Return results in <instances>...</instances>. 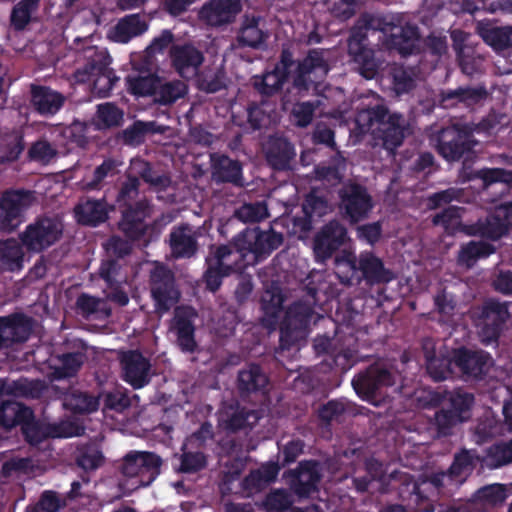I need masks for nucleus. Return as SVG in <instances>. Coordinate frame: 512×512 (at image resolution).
Masks as SVG:
<instances>
[{
	"instance_id": "1",
	"label": "nucleus",
	"mask_w": 512,
	"mask_h": 512,
	"mask_svg": "<svg viewBox=\"0 0 512 512\" xmlns=\"http://www.w3.org/2000/svg\"><path fill=\"white\" fill-rule=\"evenodd\" d=\"M427 362V371L434 380H444L454 373V367L459 372L478 377L488 371L492 364L491 358L482 352H471L465 349L454 350L444 355L439 352L436 356L435 344L432 340L423 343Z\"/></svg>"
},
{
	"instance_id": "2",
	"label": "nucleus",
	"mask_w": 512,
	"mask_h": 512,
	"mask_svg": "<svg viewBox=\"0 0 512 512\" xmlns=\"http://www.w3.org/2000/svg\"><path fill=\"white\" fill-rule=\"evenodd\" d=\"M356 124L362 133L377 131L388 150L399 146L405 135L404 119L398 114L388 115L382 107L361 111L356 117Z\"/></svg>"
},
{
	"instance_id": "3",
	"label": "nucleus",
	"mask_w": 512,
	"mask_h": 512,
	"mask_svg": "<svg viewBox=\"0 0 512 512\" xmlns=\"http://www.w3.org/2000/svg\"><path fill=\"white\" fill-rule=\"evenodd\" d=\"M161 459L151 452L133 451L123 461V475L132 480L127 490L149 485L160 472Z\"/></svg>"
},
{
	"instance_id": "4",
	"label": "nucleus",
	"mask_w": 512,
	"mask_h": 512,
	"mask_svg": "<svg viewBox=\"0 0 512 512\" xmlns=\"http://www.w3.org/2000/svg\"><path fill=\"white\" fill-rule=\"evenodd\" d=\"M62 225L50 217H39L20 234L22 246L31 253H41L62 235Z\"/></svg>"
},
{
	"instance_id": "5",
	"label": "nucleus",
	"mask_w": 512,
	"mask_h": 512,
	"mask_svg": "<svg viewBox=\"0 0 512 512\" xmlns=\"http://www.w3.org/2000/svg\"><path fill=\"white\" fill-rule=\"evenodd\" d=\"M283 239L281 234L274 231H260L258 229H247L235 240L236 250L233 252L246 257L251 254L248 263H254L261 256L269 254L279 247Z\"/></svg>"
},
{
	"instance_id": "6",
	"label": "nucleus",
	"mask_w": 512,
	"mask_h": 512,
	"mask_svg": "<svg viewBox=\"0 0 512 512\" xmlns=\"http://www.w3.org/2000/svg\"><path fill=\"white\" fill-rule=\"evenodd\" d=\"M33 200L32 192L24 189L6 190L0 197V231L12 232L22 222L24 212Z\"/></svg>"
},
{
	"instance_id": "7",
	"label": "nucleus",
	"mask_w": 512,
	"mask_h": 512,
	"mask_svg": "<svg viewBox=\"0 0 512 512\" xmlns=\"http://www.w3.org/2000/svg\"><path fill=\"white\" fill-rule=\"evenodd\" d=\"M474 398L463 392L449 393L445 399L446 406L436 413L435 424L441 434L448 433L453 426L468 420Z\"/></svg>"
},
{
	"instance_id": "8",
	"label": "nucleus",
	"mask_w": 512,
	"mask_h": 512,
	"mask_svg": "<svg viewBox=\"0 0 512 512\" xmlns=\"http://www.w3.org/2000/svg\"><path fill=\"white\" fill-rule=\"evenodd\" d=\"M31 333V317L23 313L0 316V351L26 342Z\"/></svg>"
},
{
	"instance_id": "9",
	"label": "nucleus",
	"mask_w": 512,
	"mask_h": 512,
	"mask_svg": "<svg viewBox=\"0 0 512 512\" xmlns=\"http://www.w3.org/2000/svg\"><path fill=\"white\" fill-rule=\"evenodd\" d=\"M328 72L327 59L322 51H311L298 66L297 75L293 79L294 87L308 89L310 84L320 82Z\"/></svg>"
},
{
	"instance_id": "10",
	"label": "nucleus",
	"mask_w": 512,
	"mask_h": 512,
	"mask_svg": "<svg viewBox=\"0 0 512 512\" xmlns=\"http://www.w3.org/2000/svg\"><path fill=\"white\" fill-rule=\"evenodd\" d=\"M512 226V201H505L496 206L494 212L480 223L475 232L496 240L507 233Z\"/></svg>"
},
{
	"instance_id": "11",
	"label": "nucleus",
	"mask_w": 512,
	"mask_h": 512,
	"mask_svg": "<svg viewBox=\"0 0 512 512\" xmlns=\"http://www.w3.org/2000/svg\"><path fill=\"white\" fill-rule=\"evenodd\" d=\"M152 295L156 302L157 310L167 311L179 298V292L175 289L172 277L163 268H156L152 274Z\"/></svg>"
},
{
	"instance_id": "12",
	"label": "nucleus",
	"mask_w": 512,
	"mask_h": 512,
	"mask_svg": "<svg viewBox=\"0 0 512 512\" xmlns=\"http://www.w3.org/2000/svg\"><path fill=\"white\" fill-rule=\"evenodd\" d=\"M121 363L124 380L135 389L142 388L149 382L151 365L140 353H125Z\"/></svg>"
},
{
	"instance_id": "13",
	"label": "nucleus",
	"mask_w": 512,
	"mask_h": 512,
	"mask_svg": "<svg viewBox=\"0 0 512 512\" xmlns=\"http://www.w3.org/2000/svg\"><path fill=\"white\" fill-rule=\"evenodd\" d=\"M471 146L472 142L467 133L456 127H449L441 133L438 151L447 161H455Z\"/></svg>"
},
{
	"instance_id": "14",
	"label": "nucleus",
	"mask_w": 512,
	"mask_h": 512,
	"mask_svg": "<svg viewBox=\"0 0 512 512\" xmlns=\"http://www.w3.org/2000/svg\"><path fill=\"white\" fill-rule=\"evenodd\" d=\"M238 258V253L227 246H221L216 249L214 255L208 259V270L205 279L208 288L215 291L221 284V277L232 271L233 261L228 258Z\"/></svg>"
},
{
	"instance_id": "15",
	"label": "nucleus",
	"mask_w": 512,
	"mask_h": 512,
	"mask_svg": "<svg viewBox=\"0 0 512 512\" xmlns=\"http://www.w3.org/2000/svg\"><path fill=\"white\" fill-rule=\"evenodd\" d=\"M241 11L239 0H210L200 11V17L210 25L232 21Z\"/></svg>"
},
{
	"instance_id": "16",
	"label": "nucleus",
	"mask_w": 512,
	"mask_h": 512,
	"mask_svg": "<svg viewBox=\"0 0 512 512\" xmlns=\"http://www.w3.org/2000/svg\"><path fill=\"white\" fill-rule=\"evenodd\" d=\"M342 205L352 222H358L367 217L372 208L369 195L362 187L357 185H350L345 188Z\"/></svg>"
},
{
	"instance_id": "17",
	"label": "nucleus",
	"mask_w": 512,
	"mask_h": 512,
	"mask_svg": "<svg viewBox=\"0 0 512 512\" xmlns=\"http://www.w3.org/2000/svg\"><path fill=\"white\" fill-rule=\"evenodd\" d=\"M65 96L50 87L33 85L31 103L37 113L42 116L55 115L64 105Z\"/></svg>"
},
{
	"instance_id": "18",
	"label": "nucleus",
	"mask_w": 512,
	"mask_h": 512,
	"mask_svg": "<svg viewBox=\"0 0 512 512\" xmlns=\"http://www.w3.org/2000/svg\"><path fill=\"white\" fill-rule=\"evenodd\" d=\"M394 383L395 379L391 371L373 367L368 371L367 375L355 379L353 386L360 397L370 400L376 389L381 386H390Z\"/></svg>"
},
{
	"instance_id": "19",
	"label": "nucleus",
	"mask_w": 512,
	"mask_h": 512,
	"mask_svg": "<svg viewBox=\"0 0 512 512\" xmlns=\"http://www.w3.org/2000/svg\"><path fill=\"white\" fill-rule=\"evenodd\" d=\"M329 210L330 207L325 200L315 194H310L303 204L305 219H294L292 232L297 234L300 239L305 238L306 233L311 229L312 222L325 215Z\"/></svg>"
},
{
	"instance_id": "20",
	"label": "nucleus",
	"mask_w": 512,
	"mask_h": 512,
	"mask_svg": "<svg viewBox=\"0 0 512 512\" xmlns=\"http://www.w3.org/2000/svg\"><path fill=\"white\" fill-rule=\"evenodd\" d=\"M148 22L139 14L123 17L107 32V37L118 43H127L148 30Z\"/></svg>"
},
{
	"instance_id": "21",
	"label": "nucleus",
	"mask_w": 512,
	"mask_h": 512,
	"mask_svg": "<svg viewBox=\"0 0 512 512\" xmlns=\"http://www.w3.org/2000/svg\"><path fill=\"white\" fill-rule=\"evenodd\" d=\"M94 33L90 34L85 38L77 37L74 42L78 45L80 43H84L81 47V50L84 53V57L87 59V62L82 66L75 70L73 74L74 81L78 84H85L89 82L91 94H94L96 89V47L92 46Z\"/></svg>"
},
{
	"instance_id": "22",
	"label": "nucleus",
	"mask_w": 512,
	"mask_h": 512,
	"mask_svg": "<svg viewBox=\"0 0 512 512\" xmlns=\"http://www.w3.org/2000/svg\"><path fill=\"white\" fill-rule=\"evenodd\" d=\"M346 231L336 222L327 225L316 237L314 252L318 259L328 258L345 240Z\"/></svg>"
},
{
	"instance_id": "23",
	"label": "nucleus",
	"mask_w": 512,
	"mask_h": 512,
	"mask_svg": "<svg viewBox=\"0 0 512 512\" xmlns=\"http://www.w3.org/2000/svg\"><path fill=\"white\" fill-rule=\"evenodd\" d=\"M364 36L355 34L348 43L349 54L358 64L360 74L366 79L373 78L377 73V63L373 58V52L363 43Z\"/></svg>"
},
{
	"instance_id": "24",
	"label": "nucleus",
	"mask_w": 512,
	"mask_h": 512,
	"mask_svg": "<svg viewBox=\"0 0 512 512\" xmlns=\"http://www.w3.org/2000/svg\"><path fill=\"white\" fill-rule=\"evenodd\" d=\"M383 30L389 34L388 44L403 55L412 53L419 41L416 29L410 25L387 24Z\"/></svg>"
},
{
	"instance_id": "25",
	"label": "nucleus",
	"mask_w": 512,
	"mask_h": 512,
	"mask_svg": "<svg viewBox=\"0 0 512 512\" xmlns=\"http://www.w3.org/2000/svg\"><path fill=\"white\" fill-rule=\"evenodd\" d=\"M172 62L176 70L183 77L196 75L203 62L202 54L192 46H177L171 52Z\"/></svg>"
},
{
	"instance_id": "26",
	"label": "nucleus",
	"mask_w": 512,
	"mask_h": 512,
	"mask_svg": "<svg viewBox=\"0 0 512 512\" xmlns=\"http://www.w3.org/2000/svg\"><path fill=\"white\" fill-rule=\"evenodd\" d=\"M193 316L194 311L191 308L176 309L174 329L177 332L178 344L183 351L191 352L196 346L191 324V318Z\"/></svg>"
},
{
	"instance_id": "27",
	"label": "nucleus",
	"mask_w": 512,
	"mask_h": 512,
	"mask_svg": "<svg viewBox=\"0 0 512 512\" xmlns=\"http://www.w3.org/2000/svg\"><path fill=\"white\" fill-rule=\"evenodd\" d=\"M33 417V410L17 401H5L0 405V426L10 430Z\"/></svg>"
},
{
	"instance_id": "28",
	"label": "nucleus",
	"mask_w": 512,
	"mask_h": 512,
	"mask_svg": "<svg viewBox=\"0 0 512 512\" xmlns=\"http://www.w3.org/2000/svg\"><path fill=\"white\" fill-rule=\"evenodd\" d=\"M24 252L22 243L14 239L0 241V270L15 272L23 267Z\"/></svg>"
},
{
	"instance_id": "29",
	"label": "nucleus",
	"mask_w": 512,
	"mask_h": 512,
	"mask_svg": "<svg viewBox=\"0 0 512 512\" xmlns=\"http://www.w3.org/2000/svg\"><path fill=\"white\" fill-rule=\"evenodd\" d=\"M484 316L487 324L491 322L493 327L487 329L483 328L481 332L482 340L485 343H490L497 338L499 325L509 318V313L506 305L497 302H489L484 308Z\"/></svg>"
},
{
	"instance_id": "30",
	"label": "nucleus",
	"mask_w": 512,
	"mask_h": 512,
	"mask_svg": "<svg viewBox=\"0 0 512 512\" xmlns=\"http://www.w3.org/2000/svg\"><path fill=\"white\" fill-rule=\"evenodd\" d=\"M171 248L176 257H190L196 251L195 233L190 227H180L171 233Z\"/></svg>"
},
{
	"instance_id": "31",
	"label": "nucleus",
	"mask_w": 512,
	"mask_h": 512,
	"mask_svg": "<svg viewBox=\"0 0 512 512\" xmlns=\"http://www.w3.org/2000/svg\"><path fill=\"white\" fill-rule=\"evenodd\" d=\"M41 0H20L10 14V25L15 31H23L32 21V15L39 9Z\"/></svg>"
},
{
	"instance_id": "32",
	"label": "nucleus",
	"mask_w": 512,
	"mask_h": 512,
	"mask_svg": "<svg viewBox=\"0 0 512 512\" xmlns=\"http://www.w3.org/2000/svg\"><path fill=\"white\" fill-rule=\"evenodd\" d=\"M485 188L495 187L496 192L512 194L509 183L512 181V173L503 169H482L477 173Z\"/></svg>"
},
{
	"instance_id": "33",
	"label": "nucleus",
	"mask_w": 512,
	"mask_h": 512,
	"mask_svg": "<svg viewBox=\"0 0 512 512\" xmlns=\"http://www.w3.org/2000/svg\"><path fill=\"white\" fill-rule=\"evenodd\" d=\"M288 66L285 60L276 66L275 70L266 73L261 79L255 80L256 88L266 95L273 94L283 84L287 76Z\"/></svg>"
},
{
	"instance_id": "34",
	"label": "nucleus",
	"mask_w": 512,
	"mask_h": 512,
	"mask_svg": "<svg viewBox=\"0 0 512 512\" xmlns=\"http://www.w3.org/2000/svg\"><path fill=\"white\" fill-rule=\"evenodd\" d=\"M358 268L363 272L365 278L375 281H387V275L381 260L370 253L360 255Z\"/></svg>"
},
{
	"instance_id": "35",
	"label": "nucleus",
	"mask_w": 512,
	"mask_h": 512,
	"mask_svg": "<svg viewBox=\"0 0 512 512\" xmlns=\"http://www.w3.org/2000/svg\"><path fill=\"white\" fill-rule=\"evenodd\" d=\"M279 472V466L276 463H267L258 470L252 472L245 480V486L251 492L258 491L260 488L273 481Z\"/></svg>"
},
{
	"instance_id": "36",
	"label": "nucleus",
	"mask_w": 512,
	"mask_h": 512,
	"mask_svg": "<svg viewBox=\"0 0 512 512\" xmlns=\"http://www.w3.org/2000/svg\"><path fill=\"white\" fill-rule=\"evenodd\" d=\"M64 407L74 414L96 411V397L84 392H73L64 399Z\"/></svg>"
},
{
	"instance_id": "37",
	"label": "nucleus",
	"mask_w": 512,
	"mask_h": 512,
	"mask_svg": "<svg viewBox=\"0 0 512 512\" xmlns=\"http://www.w3.org/2000/svg\"><path fill=\"white\" fill-rule=\"evenodd\" d=\"M309 314L306 308L295 307L291 309L286 316V324L281 327V341H286L291 337V327L299 329L303 334L306 326L309 323Z\"/></svg>"
},
{
	"instance_id": "38",
	"label": "nucleus",
	"mask_w": 512,
	"mask_h": 512,
	"mask_svg": "<svg viewBox=\"0 0 512 512\" xmlns=\"http://www.w3.org/2000/svg\"><path fill=\"white\" fill-rule=\"evenodd\" d=\"M58 155L57 149L46 139H39L31 144L27 152L29 161L47 165Z\"/></svg>"
},
{
	"instance_id": "39",
	"label": "nucleus",
	"mask_w": 512,
	"mask_h": 512,
	"mask_svg": "<svg viewBox=\"0 0 512 512\" xmlns=\"http://www.w3.org/2000/svg\"><path fill=\"white\" fill-rule=\"evenodd\" d=\"M481 35L487 44L497 50H501L512 45V27L485 28L482 29Z\"/></svg>"
},
{
	"instance_id": "40",
	"label": "nucleus",
	"mask_w": 512,
	"mask_h": 512,
	"mask_svg": "<svg viewBox=\"0 0 512 512\" xmlns=\"http://www.w3.org/2000/svg\"><path fill=\"white\" fill-rule=\"evenodd\" d=\"M493 252L494 247L486 242H470L461 249L459 262L470 267L477 259L487 257Z\"/></svg>"
},
{
	"instance_id": "41",
	"label": "nucleus",
	"mask_w": 512,
	"mask_h": 512,
	"mask_svg": "<svg viewBox=\"0 0 512 512\" xmlns=\"http://www.w3.org/2000/svg\"><path fill=\"white\" fill-rule=\"evenodd\" d=\"M283 298L280 293L266 291L262 295V308L265 314L264 321L268 325H273L282 314Z\"/></svg>"
},
{
	"instance_id": "42",
	"label": "nucleus",
	"mask_w": 512,
	"mask_h": 512,
	"mask_svg": "<svg viewBox=\"0 0 512 512\" xmlns=\"http://www.w3.org/2000/svg\"><path fill=\"white\" fill-rule=\"evenodd\" d=\"M187 87L182 81L159 82L155 100L162 104H170L186 94Z\"/></svg>"
},
{
	"instance_id": "43",
	"label": "nucleus",
	"mask_w": 512,
	"mask_h": 512,
	"mask_svg": "<svg viewBox=\"0 0 512 512\" xmlns=\"http://www.w3.org/2000/svg\"><path fill=\"white\" fill-rule=\"evenodd\" d=\"M512 462V441L492 447L483 459V465L497 468Z\"/></svg>"
},
{
	"instance_id": "44",
	"label": "nucleus",
	"mask_w": 512,
	"mask_h": 512,
	"mask_svg": "<svg viewBox=\"0 0 512 512\" xmlns=\"http://www.w3.org/2000/svg\"><path fill=\"white\" fill-rule=\"evenodd\" d=\"M74 217L80 225L96 227V199L81 198L74 208Z\"/></svg>"
},
{
	"instance_id": "45",
	"label": "nucleus",
	"mask_w": 512,
	"mask_h": 512,
	"mask_svg": "<svg viewBox=\"0 0 512 512\" xmlns=\"http://www.w3.org/2000/svg\"><path fill=\"white\" fill-rule=\"evenodd\" d=\"M239 41L251 47H256L263 42L264 33L258 26V20L255 17L246 18L238 37Z\"/></svg>"
},
{
	"instance_id": "46",
	"label": "nucleus",
	"mask_w": 512,
	"mask_h": 512,
	"mask_svg": "<svg viewBox=\"0 0 512 512\" xmlns=\"http://www.w3.org/2000/svg\"><path fill=\"white\" fill-rule=\"evenodd\" d=\"M20 426L25 441L32 446L40 444L48 437L46 429L35 419L34 414L31 419L23 421Z\"/></svg>"
},
{
	"instance_id": "47",
	"label": "nucleus",
	"mask_w": 512,
	"mask_h": 512,
	"mask_svg": "<svg viewBox=\"0 0 512 512\" xmlns=\"http://www.w3.org/2000/svg\"><path fill=\"white\" fill-rule=\"evenodd\" d=\"M127 81L129 90L133 94L138 96L153 94L156 97V92L160 82L157 77L153 75L143 77H129Z\"/></svg>"
},
{
	"instance_id": "48",
	"label": "nucleus",
	"mask_w": 512,
	"mask_h": 512,
	"mask_svg": "<svg viewBox=\"0 0 512 512\" xmlns=\"http://www.w3.org/2000/svg\"><path fill=\"white\" fill-rule=\"evenodd\" d=\"M66 498H61L53 490H45L34 505L33 512H59L66 506Z\"/></svg>"
},
{
	"instance_id": "49",
	"label": "nucleus",
	"mask_w": 512,
	"mask_h": 512,
	"mask_svg": "<svg viewBox=\"0 0 512 512\" xmlns=\"http://www.w3.org/2000/svg\"><path fill=\"white\" fill-rule=\"evenodd\" d=\"M61 365L56 367L54 375L56 379H65L77 374L82 365V356L79 353H65L60 358Z\"/></svg>"
},
{
	"instance_id": "50",
	"label": "nucleus",
	"mask_w": 512,
	"mask_h": 512,
	"mask_svg": "<svg viewBox=\"0 0 512 512\" xmlns=\"http://www.w3.org/2000/svg\"><path fill=\"white\" fill-rule=\"evenodd\" d=\"M239 383L245 390H257L265 387L267 377L261 372L258 366H250L239 373Z\"/></svg>"
},
{
	"instance_id": "51",
	"label": "nucleus",
	"mask_w": 512,
	"mask_h": 512,
	"mask_svg": "<svg viewBox=\"0 0 512 512\" xmlns=\"http://www.w3.org/2000/svg\"><path fill=\"white\" fill-rule=\"evenodd\" d=\"M144 210L140 212L126 211L121 222L122 230L131 238H137L144 232L142 220L146 217Z\"/></svg>"
},
{
	"instance_id": "52",
	"label": "nucleus",
	"mask_w": 512,
	"mask_h": 512,
	"mask_svg": "<svg viewBox=\"0 0 512 512\" xmlns=\"http://www.w3.org/2000/svg\"><path fill=\"white\" fill-rule=\"evenodd\" d=\"M88 125L85 122L74 121L62 130V136L70 144L84 148L88 143L87 138Z\"/></svg>"
},
{
	"instance_id": "53",
	"label": "nucleus",
	"mask_w": 512,
	"mask_h": 512,
	"mask_svg": "<svg viewBox=\"0 0 512 512\" xmlns=\"http://www.w3.org/2000/svg\"><path fill=\"white\" fill-rule=\"evenodd\" d=\"M434 224L441 225L450 234L463 229L460 222V209L457 207H450L442 214L435 216Z\"/></svg>"
},
{
	"instance_id": "54",
	"label": "nucleus",
	"mask_w": 512,
	"mask_h": 512,
	"mask_svg": "<svg viewBox=\"0 0 512 512\" xmlns=\"http://www.w3.org/2000/svg\"><path fill=\"white\" fill-rule=\"evenodd\" d=\"M507 497L506 488L501 484H492L478 490L477 500L485 505H496L502 503Z\"/></svg>"
},
{
	"instance_id": "55",
	"label": "nucleus",
	"mask_w": 512,
	"mask_h": 512,
	"mask_svg": "<svg viewBox=\"0 0 512 512\" xmlns=\"http://www.w3.org/2000/svg\"><path fill=\"white\" fill-rule=\"evenodd\" d=\"M319 466L316 462L302 463L299 467V482L306 485L305 492H309L319 480Z\"/></svg>"
},
{
	"instance_id": "56",
	"label": "nucleus",
	"mask_w": 512,
	"mask_h": 512,
	"mask_svg": "<svg viewBox=\"0 0 512 512\" xmlns=\"http://www.w3.org/2000/svg\"><path fill=\"white\" fill-rule=\"evenodd\" d=\"M473 461L474 456L468 451H464L457 455L450 468L451 476L465 477L468 475L472 471Z\"/></svg>"
},
{
	"instance_id": "57",
	"label": "nucleus",
	"mask_w": 512,
	"mask_h": 512,
	"mask_svg": "<svg viewBox=\"0 0 512 512\" xmlns=\"http://www.w3.org/2000/svg\"><path fill=\"white\" fill-rule=\"evenodd\" d=\"M122 119V112L110 103L98 105V127L100 122L105 126L118 125Z\"/></svg>"
},
{
	"instance_id": "58",
	"label": "nucleus",
	"mask_w": 512,
	"mask_h": 512,
	"mask_svg": "<svg viewBox=\"0 0 512 512\" xmlns=\"http://www.w3.org/2000/svg\"><path fill=\"white\" fill-rule=\"evenodd\" d=\"M239 218L243 221H260L268 216L264 203L245 204L238 211Z\"/></svg>"
},
{
	"instance_id": "59",
	"label": "nucleus",
	"mask_w": 512,
	"mask_h": 512,
	"mask_svg": "<svg viewBox=\"0 0 512 512\" xmlns=\"http://www.w3.org/2000/svg\"><path fill=\"white\" fill-rule=\"evenodd\" d=\"M216 173L220 180L236 182L240 176L241 168L236 161L222 158L219 170Z\"/></svg>"
},
{
	"instance_id": "60",
	"label": "nucleus",
	"mask_w": 512,
	"mask_h": 512,
	"mask_svg": "<svg viewBox=\"0 0 512 512\" xmlns=\"http://www.w3.org/2000/svg\"><path fill=\"white\" fill-rule=\"evenodd\" d=\"M291 505L289 495L284 491H274L270 493L263 506L267 511H282Z\"/></svg>"
},
{
	"instance_id": "61",
	"label": "nucleus",
	"mask_w": 512,
	"mask_h": 512,
	"mask_svg": "<svg viewBox=\"0 0 512 512\" xmlns=\"http://www.w3.org/2000/svg\"><path fill=\"white\" fill-rule=\"evenodd\" d=\"M314 107L310 103H298L293 107L292 114L298 126H307L313 116Z\"/></svg>"
},
{
	"instance_id": "62",
	"label": "nucleus",
	"mask_w": 512,
	"mask_h": 512,
	"mask_svg": "<svg viewBox=\"0 0 512 512\" xmlns=\"http://www.w3.org/2000/svg\"><path fill=\"white\" fill-rule=\"evenodd\" d=\"M356 0H333L332 13L341 19L351 17L356 10Z\"/></svg>"
},
{
	"instance_id": "63",
	"label": "nucleus",
	"mask_w": 512,
	"mask_h": 512,
	"mask_svg": "<svg viewBox=\"0 0 512 512\" xmlns=\"http://www.w3.org/2000/svg\"><path fill=\"white\" fill-rule=\"evenodd\" d=\"M24 149L25 142L23 136H17L12 142L6 144L4 151L5 160L8 162L17 161Z\"/></svg>"
},
{
	"instance_id": "64",
	"label": "nucleus",
	"mask_w": 512,
	"mask_h": 512,
	"mask_svg": "<svg viewBox=\"0 0 512 512\" xmlns=\"http://www.w3.org/2000/svg\"><path fill=\"white\" fill-rule=\"evenodd\" d=\"M205 465V458L201 453H185L182 456L181 470L184 472H194Z\"/></svg>"
}]
</instances>
